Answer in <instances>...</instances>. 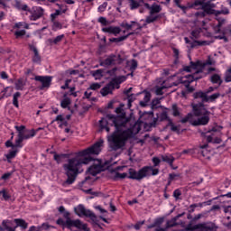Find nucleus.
<instances>
[{
	"mask_svg": "<svg viewBox=\"0 0 231 231\" xmlns=\"http://www.w3.org/2000/svg\"><path fill=\"white\" fill-rule=\"evenodd\" d=\"M100 88H102V85L99 83H92L88 88H90L92 91H97V89H100Z\"/></svg>",
	"mask_w": 231,
	"mask_h": 231,
	"instance_id": "nucleus-39",
	"label": "nucleus"
},
{
	"mask_svg": "<svg viewBox=\"0 0 231 231\" xmlns=\"http://www.w3.org/2000/svg\"><path fill=\"white\" fill-rule=\"evenodd\" d=\"M116 60H118V56L111 55L101 63V66H111L113 64H116Z\"/></svg>",
	"mask_w": 231,
	"mask_h": 231,
	"instance_id": "nucleus-15",
	"label": "nucleus"
},
{
	"mask_svg": "<svg viewBox=\"0 0 231 231\" xmlns=\"http://www.w3.org/2000/svg\"><path fill=\"white\" fill-rule=\"evenodd\" d=\"M143 223H145V221L137 222L134 226V228H135V230H140V228H142V226L143 225Z\"/></svg>",
	"mask_w": 231,
	"mask_h": 231,
	"instance_id": "nucleus-51",
	"label": "nucleus"
},
{
	"mask_svg": "<svg viewBox=\"0 0 231 231\" xmlns=\"http://www.w3.org/2000/svg\"><path fill=\"white\" fill-rule=\"evenodd\" d=\"M173 53H174L176 59H178V57L180 55V51L178 49H173Z\"/></svg>",
	"mask_w": 231,
	"mask_h": 231,
	"instance_id": "nucleus-60",
	"label": "nucleus"
},
{
	"mask_svg": "<svg viewBox=\"0 0 231 231\" xmlns=\"http://www.w3.org/2000/svg\"><path fill=\"white\" fill-rule=\"evenodd\" d=\"M19 97H21V93L16 92L14 94L13 104L15 107H19Z\"/></svg>",
	"mask_w": 231,
	"mask_h": 231,
	"instance_id": "nucleus-30",
	"label": "nucleus"
},
{
	"mask_svg": "<svg viewBox=\"0 0 231 231\" xmlns=\"http://www.w3.org/2000/svg\"><path fill=\"white\" fill-rule=\"evenodd\" d=\"M125 167H117L116 170H110L108 171V176L111 180H125V178H129L130 180H143V178H147V176H156L160 171L156 168H152L151 166H145L136 171L134 169H129L128 173L123 172L120 173L118 171H122Z\"/></svg>",
	"mask_w": 231,
	"mask_h": 231,
	"instance_id": "nucleus-4",
	"label": "nucleus"
},
{
	"mask_svg": "<svg viewBox=\"0 0 231 231\" xmlns=\"http://www.w3.org/2000/svg\"><path fill=\"white\" fill-rule=\"evenodd\" d=\"M14 223H16V226H20L21 228H23V230H25V228H28V223H26V221H24L23 219L16 218L14 219Z\"/></svg>",
	"mask_w": 231,
	"mask_h": 231,
	"instance_id": "nucleus-20",
	"label": "nucleus"
},
{
	"mask_svg": "<svg viewBox=\"0 0 231 231\" xmlns=\"http://www.w3.org/2000/svg\"><path fill=\"white\" fill-rule=\"evenodd\" d=\"M20 10H23L24 12H27L26 14H30L31 15L29 16L30 21H37V19H41L42 17V14L44 12L42 11V8L41 7H32L31 10L28 9V5H22L18 6Z\"/></svg>",
	"mask_w": 231,
	"mask_h": 231,
	"instance_id": "nucleus-9",
	"label": "nucleus"
},
{
	"mask_svg": "<svg viewBox=\"0 0 231 231\" xmlns=\"http://www.w3.org/2000/svg\"><path fill=\"white\" fill-rule=\"evenodd\" d=\"M98 23H100L103 26H107L109 24V22L105 17H99Z\"/></svg>",
	"mask_w": 231,
	"mask_h": 231,
	"instance_id": "nucleus-45",
	"label": "nucleus"
},
{
	"mask_svg": "<svg viewBox=\"0 0 231 231\" xmlns=\"http://www.w3.org/2000/svg\"><path fill=\"white\" fill-rule=\"evenodd\" d=\"M200 32H201V29L192 31V32H191L192 39H198L199 37Z\"/></svg>",
	"mask_w": 231,
	"mask_h": 231,
	"instance_id": "nucleus-41",
	"label": "nucleus"
},
{
	"mask_svg": "<svg viewBox=\"0 0 231 231\" xmlns=\"http://www.w3.org/2000/svg\"><path fill=\"white\" fill-rule=\"evenodd\" d=\"M1 79H8V74H6V72H2L1 73Z\"/></svg>",
	"mask_w": 231,
	"mask_h": 231,
	"instance_id": "nucleus-61",
	"label": "nucleus"
},
{
	"mask_svg": "<svg viewBox=\"0 0 231 231\" xmlns=\"http://www.w3.org/2000/svg\"><path fill=\"white\" fill-rule=\"evenodd\" d=\"M62 39H64V34L59 35L57 36L53 41V44H59V42H60V41H62Z\"/></svg>",
	"mask_w": 231,
	"mask_h": 231,
	"instance_id": "nucleus-46",
	"label": "nucleus"
},
{
	"mask_svg": "<svg viewBox=\"0 0 231 231\" xmlns=\"http://www.w3.org/2000/svg\"><path fill=\"white\" fill-rule=\"evenodd\" d=\"M14 128L18 133L16 137V147H23V142H24V140H30V138H33V136L37 134V131L33 129L27 130L24 125H15Z\"/></svg>",
	"mask_w": 231,
	"mask_h": 231,
	"instance_id": "nucleus-6",
	"label": "nucleus"
},
{
	"mask_svg": "<svg viewBox=\"0 0 231 231\" xmlns=\"http://www.w3.org/2000/svg\"><path fill=\"white\" fill-rule=\"evenodd\" d=\"M74 212L79 217H88L92 223H97V215L93 211L87 209L82 204L74 208Z\"/></svg>",
	"mask_w": 231,
	"mask_h": 231,
	"instance_id": "nucleus-8",
	"label": "nucleus"
},
{
	"mask_svg": "<svg viewBox=\"0 0 231 231\" xmlns=\"http://www.w3.org/2000/svg\"><path fill=\"white\" fill-rule=\"evenodd\" d=\"M173 196H174V198H176L178 199V198H180V196H181V192H180V189H176L173 192Z\"/></svg>",
	"mask_w": 231,
	"mask_h": 231,
	"instance_id": "nucleus-57",
	"label": "nucleus"
},
{
	"mask_svg": "<svg viewBox=\"0 0 231 231\" xmlns=\"http://www.w3.org/2000/svg\"><path fill=\"white\" fill-rule=\"evenodd\" d=\"M176 176H178V175H176V173L170 174V180H174L176 178Z\"/></svg>",
	"mask_w": 231,
	"mask_h": 231,
	"instance_id": "nucleus-64",
	"label": "nucleus"
},
{
	"mask_svg": "<svg viewBox=\"0 0 231 231\" xmlns=\"http://www.w3.org/2000/svg\"><path fill=\"white\" fill-rule=\"evenodd\" d=\"M103 76H104V71H102V69H97L93 72V77L95 78L96 80H100Z\"/></svg>",
	"mask_w": 231,
	"mask_h": 231,
	"instance_id": "nucleus-29",
	"label": "nucleus"
},
{
	"mask_svg": "<svg viewBox=\"0 0 231 231\" xmlns=\"http://www.w3.org/2000/svg\"><path fill=\"white\" fill-rule=\"evenodd\" d=\"M160 159H158V157H153L152 158V162L154 164L155 167H158V165H160Z\"/></svg>",
	"mask_w": 231,
	"mask_h": 231,
	"instance_id": "nucleus-54",
	"label": "nucleus"
},
{
	"mask_svg": "<svg viewBox=\"0 0 231 231\" xmlns=\"http://www.w3.org/2000/svg\"><path fill=\"white\" fill-rule=\"evenodd\" d=\"M162 161L166 162V163H169L170 165H172V163L174 162V158L172 155L167 154V155L162 156Z\"/></svg>",
	"mask_w": 231,
	"mask_h": 231,
	"instance_id": "nucleus-28",
	"label": "nucleus"
},
{
	"mask_svg": "<svg viewBox=\"0 0 231 231\" xmlns=\"http://www.w3.org/2000/svg\"><path fill=\"white\" fill-rule=\"evenodd\" d=\"M193 113L181 119L182 124L189 122L191 125H207L210 121V112L205 108L203 104L193 105Z\"/></svg>",
	"mask_w": 231,
	"mask_h": 231,
	"instance_id": "nucleus-5",
	"label": "nucleus"
},
{
	"mask_svg": "<svg viewBox=\"0 0 231 231\" xmlns=\"http://www.w3.org/2000/svg\"><path fill=\"white\" fill-rule=\"evenodd\" d=\"M116 113L117 116L109 115L99 120L100 129H105L106 133H109L108 125L116 127V131L112 134L107 135L108 145L113 151L124 149L129 138L138 134L142 125H143V122L136 121L133 114H130L129 117L125 116L124 105L116 108Z\"/></svg>",
	"mask_w": 231,
	"mask_h": 231,
	"instance_id": "nucleus-1",
	"label": "nucleus"
},
{
	"mask_svg": "<svg viewBox=\"0 0 231 231\" xmlns=\"http://www.w3.org/2000/svg\"><path fill=\"white\" fill-rule=\"evenodd\" d=\"M194 98H200L202 102H214L216 98H219V93H215L211 96H207V93L205 92H196L194 94Z\"/></svg>",
	"mask_w": 231,
	"mask_h": 231,
	"instance_id": "nucleus-12",
	"label": "nucleus"
},
{
	"mask_svg": "<svg viewBox=\"0 0 231 231\" xmlns=\"http://www.w3.org/2000/svg\"><path fill=\"white\" fill-rule=\"evenodd\" d=\"M102 145H104V140H99L91 147L78 152L75 157L67 161L63 165L65 174L68 177L66 183L69 185L74 183L75 180H77V176H79L80 172H84L82 165H88V163L93 160L91 154H100Z\"/></svg>",
	"mask_w": 231,
	"mask_h": 231,
	"instance_id": "nucleus-2",
	"label": "nucleus"
},
{
	"mask_svg": "<svg viewBox=\"0 0 231 231\" xmlns=\"http://www.w3.org/2000/svg\"><path fill=\"white\" fill-rule=\"evenodd\" d=\"M140 6V3L135 2L134 0L131 1V8L132 10H134V8H138Z\"/></svg>",
	"mask_w": 231,
	"mask_h": 231,
	"instance_id": "nucleus-49",
	"label": "nucleus"
},
{
	"mask_svg": "<svg viewBox=\"0 0 231 231\" xmlns=\"http://www.w3.org/2000/svg\"><path fill=\"white\" fill-rule=\"evenodd\" d=\"M125 28H126V30H140V24L132 22V23H125Z\"/></svg>",
	"mask_w": 231,
	"mask_h": 231,
	"instance_id": "nucleus-21",
	"label": "nucleus"
},
{
	"mask_svg": "<svg viewBox=\"0 0 231 231\" xmlns=\"http://www.w3.org/2000/svg\"><path fill=\"white\" fill-rule=\"evenodd\" d=\"M57 225H60L61 226H66L68 228V219L64 221L62 218H59L57 220Z\"/></svg>",
	"mask_w": 231,
	"mask_h": 231,
	"instance_id": "nucleus-42",
	"label": "nucleus"
},
{
	"mask_svg": "<svg viewBox=\"0 0 231 231\" xmlns=\"http://www.w3.org/2000/svg\"><path fill=\"white\" fill-rule=\"evenodd\" d=\"M194 228L199 231H210V227L207 226L205 224H198L194 226Z\"/></svg>",
	"mask_w": 231,
	"mask_h": 231,
	"instance_id": "nucleus-27",
	"label": "nucleus"
},
{
	"mask_svg": "<svg viewBox=\"0 0 231 231\" xmlns=\"http://www.w3.org/2000/svg\"><path fill=\"white\" fill-rule=\"evenodd\" d=\"M31 50H32V51L34 53V57L32 58L33 62H40L41 58L39 57V51H37V48L32 46V47H31Z\"/></svg>",
	"mask_w": 231,
	"mask_h": 231,
	"instance_id": "nucleus-26",
	"label": "nucleus"
},
{
	"mask_svg": "<svg viewBox=\"0 0 231 231\" xmlns=\"http://www.w3.org/2000/svg\"><path fill=\"white\" fill-rule=\"evenodd\" d=\"M84 95H85V98H89V97H91L92 95L91 89L88 88Z\"/></svg>",
	"mask_w": 231,
	"mask_h": 231,
	"instance_id": "nucleus-55",
	"label": "nucleus"
},
{
	"mask_svg": "<svg viewBox=\"0 0 231 231\" xmlns=\"http://www.w3.org/2000/svg\"><path fill=\"white\" fill-rule=\"evenodd\" d=\"M9 198L10 194L6 192V189H3L0 191V199H5V201H8Z\"/></svg>",
	"mask_w": 231,
	"mask_h": 231,
	"instance_id": "nucleus-33",
	"label": "nucleus"
},
{
	"mask_svg": "<svg viewBox=\"0 0 231 231\" xmlns=\"http://www.w3.org/2000/svg\"><path fill=\"white\" fill-rule=\"evenodd\" d=\"M57 15H60V10H56L55 13L51 14V20L54 21Z\"/></svg>",
	"mask_w": 231,
	"mask_h": 231,
	"instance_id": "nucleus-52",
	"label": "nucleus"
},
{
	"mask_svg": "<svg viewBox=\"0 0 231 231\" xmlns=\"http://www.w3.org/2000/svg\"><path fill=\"white\" fill-rule=\"evenodd\" d=\"M206 44H208L207 42H199L196 41L194 43L191 44V48H194V46H205Z\"/></svg>",
	"mask_w": 231,
	"mask_h": 231,
	"instance_id": "nucleus-43",
	"label": "nucleus"
},
{
	"mask_svg": "<svg viewBox=\"0 0 231 231\" xmlns=\"http://www.w3.org/2000/svg\"><path fill=\"white\" fill-rule=\"evenodd\" d=\"M226 82H231V69H229L226 72V78H225Z\"/></svg>",
	"mask_w": 231,
	"mask_h": 231,
	"instance_id": "nucleus-48",
	"label": "nucleus"
},
{
	"mask_svg": "<svg viewBox=\"0 0 231 231\" xmlns=\"http://www.w3.org/2000/svg\"><path fill=\"white\" fill-rule=\"evenodd\" d=\"M102 32H105V33H112L113 35H118L120 33V29L118 27H103Z\"/></svg>",
	"mask_w": 231,
	"mask_h": 231,
	"instance_id": "nucleus-17",
	"label": "nucleus"
},
{
	"mask_svg": "<svg viewBox=\"0 0 231 231\" xmlns=\"http://www.w3.org/2000/svg\"><path fill=\"white\" fill-rule=\"evenodd\" d=\"M171 131H178V126L171 124Z\"/></svg>",
	"mask_w": 231,
	"mask_h": 231,
	"instance_id": "nucleus-62",
	"label": "nucleus"
},
{
	"mask_svg": "<svg viewBox=\"0 0 231 231\" xmlns=\"http://www.w3.org/2000/svg\"><path fill=\"white\" fill-rule=\"evenodd\" d=\"M129 35H131V32H129L128 34H126L125 36H121L119 38L111 39L110 41L112 42H122V41H125V39H127V37H129Z\"/></svg>",
	"mask_w": 231,
	"mask_h": 231,
	"instance_id": "nucleus-35",
	"label": "nucleus"
},
{
	"mask_svg": "<svg viewBox=\"0 0 231 231\" xmlns=\"http://www.w3.org/2000/svg\"><path fill=\"white\" fill-rule=\"evenodd\" d=\"M17 152H19L18 150H12L8 152V154H6V158L7 160H12L13 158H15V156L17 155Z\"/></svg>",
	"mask_w": 231,
	"mask_h": 231,
	"instance_id": "nucleus-34",
	"label": "nucleus"
},
{
	"mask_svg": "<svg viewBox=\"0 0 231 231\" xmlns=\"http://www.w3.org/2000/svg\"><path fill=\"white\" fill-rule=\"evenodd\" d=\"M172 84L167 85V81H163L161 85H158L155 88V93L156 95H162L163 90L167 89V88H171Z\"/></svg>",
	"mask_w": 231,
	"mask_h": 231,
	"instance_id": "nucleus-16",
	"label": "nucleus"
},
{
	"mask_svg": "<svg viewBox=\"0 0 231 231\" xmlns=\"http://www.w3.org/2000/svg\"><path fill=\"white\" fill-rule=\"evenodd\" d=\"M12 178V172H7L2 175L1 180H4V181H6Z\"/></svg>",
	"mask_w": 231,
	"mask_h": 231,
	"instance_id": "nucleus-47",
	"label": "nucleus"
},
{
	"mask_svg": "<svg viewBox=\"0 0 231 231\" xmlns=\"http://www.w3.org/2000/svg\"><path fill=\"white\" fill-rule=\"evenodd\" d=\"M172 115L173 116H180V108L177 105H172Z\"/></svg>",
	"mask_w": 231,
	"mask_h": 231,
	"instance_id": "nucleus-40",
	"label": "nucleus"
},
{
	"mask_svg": "<svg viewBox=\"0 0 231 231\" xmlns=\"http://www.w3.org/2000/svg\"><path fill=\"white\" fill-rule=\"evenodd\" d=\"M71 104V99L68 97L67 94H63V97L60 99V106L63 109L69 107Z\"/></svg>",
	"mask_w": 231,
	"mask_h": 231,
	"instance_id": "nucleus-18",
	"label": "nucleus"
},
{
	"mask_svg": "<svg viewBox=\"0 0 231 231\" xmlns=\"http://www.w3.org/2000/svg\"><path fill=\"white\" fill-rule=\"evenodd\" d=\"M127 66L130 68L132 71H134V69L138 68V62L135 60H132L130 61H127Z\"/></svg>",
	"mask_w": 231,
	"mask_h": 231,
	"instance_id": "nucleus-24",
	"label": "nucleus"
},
{
	"mask_svg": "<svg viewBox=\"0 0 231 231\" xmlns=\"http://www.w3.org/2000/svg\"><path fill=\"white\" fill-rule=\"evenodd\" d=\"M51 226L48 225V224H42L41 228H42L43 230H48V228H50Z\"/></svg>",
	"mask_w": 231,
	"mask_h": 231,
	"instance_id": "nucleus-58",
	"label": "nucleus"
},
{
	"mask_svg": "<svg viewBox=\"0 0 231 231\" xmlns=\"http://www.w3.org/2000/svg\"><path fill=\"white\" fill-rule=\"evenodd\" d=\"M158 19V15L152 13H150V15L146 18V23H154Z\"/></svg>",
	"mask_w": 231,
	"mask_h": 231,
	"instance_id": "nucleus-32",
	"label": "nucleus"
},
{
	"mask_svg": "<svg viewBox=\"0 0 231 231\" xmlns=\"http://www.w3.org/2000/svg\"><path fill=\"white\" fill-rule=\"evenodd\" d=\"M106 8H107V5L106 4H103V5H99L98 11L99 12H104V10H106Z\"/></svg>",
	"mask_w": 231,
	"mask_h": 231,
	"instance_id": "nucleus-56",
	"label": "nucleus"
},
{
	"mask_svg": "<svg viewBox=\"0 0 231 231\" xmlns=\"http://www.w3.org/2000/svg\"><path fill=\"white\" fill-rule=\"evenodd\" d=\"M15 37L19 38V37H23V35H26V31L24 30H20V31H16L14 32Z\"/></svg>",
	"mask_w": 231,
	"mask_h": 231,
	"instance_id": "nucleus-44",
	"label": "nucleus"
},
{
	"mask_svg": "<svg viewBox=\"0 0 231 231\" xmlns=\"http://www.w3.org/2000/svg\"><path fill=\"white\" fill-rule=\"evenodd\" d=\"M127 78L125 76H121L118 78L114 79L108 85L101 89L102 97H107L109 93H113V89H118L120 88V84L122 82H125Z\"/></svg>",
	"mask_w": 231,
	"mask_h": 231,
	"instance_id": "nucleus-7",
	"label": "nucleus"
},
{
	"mask_svg": "<svg viewBox=\"0 0 231 231\" xmlns=\"http://www.w3.org/2000/svg\"><path fill=\"white\" fill-rule=\"evenodd\" d=\"M14 28H25V30H30V25L24 22H19L14 24Z\"/></svg>",
	"mask_w": 231,
	"mask_h": 231,
	"instance_id": "nucleus-25",
	"label": "nucleus"
},
{
	"mask_svg": "<svg viewBox=\"0 0 231 231\" xmlns=\"http://www.w3.org/2000/svg\"><path fill=\"white\" fill-rule=\"evenodd\" d=\"M68 228L72 231H89L88 225L80 221L79 219L72 220L69 217H67Z\"/></svg>",
	"mask_w": 231,
	"mask_h": 231,
	"instance_id": "nucleus-10",
	"label": "nucleus"
},
{
	"mask_svg": "<svg viewBox=\"0 0 231 231\" xmlns=\"http://www.w3.org/2000/svg\"><path fill=\"white\" fill-rule=\"evenodd\" d=\"M53 78L51 76H35L34 80L41 82V89H45L51 86V80Z\"/></svg>",
	"mask_w": 231,
	"mask_h": 231,
	"instance_id": "nucleus-13",
	"label": "nucleus"
},
{
	"mask_svg": "<svg viewBox=\"0 0 231 231\" xmlns=\"http://www.w3.org/2000/svg\"><path fill=\"white\" fill-rule=\"evenodd\" d=\"M96 210H98L100 212V214H107V211L106 209L102 208V207H100V206H97Z\"/></svg>",
	"mask_w": 231,
	"mask_h": 231,
	"instance_id": "nucleus-53",
	"label": "nucleus"
},
{
	"mask_svg": "<svg viewBox=\"0 0 231 231\" xmlns=\"http://www.w3.org/2000/svg\"><path fill=\"white\" fill-rule=\"evenodd\" d=\"M64 157V155H59V154H54V160L60 163V162H62V158Z\"/></svg>",
	"mask_w": 231,
	"mask_h": 231,
	"instance_id": "nucleus-50",
	"label": "nucleus"
},
{
	"mask_svg": "<svg viewBox=\"0 0 231 231\" xmlns=\"http://www.w3.org/2000/svg\"><path fill=\"white\" fill-rule=\"evenodd\" d=\"M104 171V166H102V161L94 160L93 165L88 168L87 174H90V176H97L99 172Z\"/></svg>",
	"mask_w": 231,
	"mask_h": 231,
	"instance_id": "nucleus-11",
	"label": "nucleus"
},
{
	"mask_svg": "<svg viewBox=\"0 0 231 231\" xmlns=\"http://www.w3.org/2000/svg\"><path fill=\"white\" fill-rule=\"evenodd\" d=\"M69 75H79V70H70Z\"/></svg>",
	"mask_w": 231,
	"mask_h": 231,
	"instance_id": "nucleus-63",
	"label": "nucleus"
},
{
	"mask_svg": "<svg viewBox=\"0 0 231 231\" xmlns=\"http://www.w3.org/2000/svg\"><path fill=\"white\" fill-rule=\"evenodd\" d=\"M71 118L70 115H59L57 116L55 121L57 122L59 127H66L68 125V120Z\"/></svg>",
	"mask_w": 231,
	"mask_h": 231,
	"instance_id": "nucleus-14",
	"label": "nucleus"
},
{
	"mask_svg": "<svg viewBox=\"0 0 231 231\" xmlns=\"http://www.w3.org/2000/svg\"><path fill=\"white\" fill-rule=\"evenodd\" d=\"M25 86H26V80H24L23 79H20L15 82V88L17 90L23 91Z\"/></svg>",
	"mask_w": 231,
	"mask_h": 231,
	"instance_id": "nucleus-19",
	"label": "nucleus"
},
{
	"mask_svg": "<svg viewBox=\"0 0 231 231\" xmlns=\"http://www.w3.org/2000/svg\"><path fill=\"white\" fill-rule=\"evenodd\" d=\"M224 212L226 214H231V206L225 208Z\"/></svg>",
	"mask_w": 231,
	"mask_h": 231,
	"instance_id": "nucleus-59",
	"label": "nucleus"
},
{
	"mask_svg": "<svg viewBox=\"0 0 231 231\" xmlns=\"http://www.w3.org/2000/svg\"><path fill=\"white\" fill-rule=\"evenodd\" d=\"M52 30H54V32H57V30H62V23L59 22H53Z\"/></svg>",
	"mask_w": 231,
	"mask_h": 231,
	"instance_id": "nucleus-38",
	"label": "nucleus"
},
{
	"mask_svg": "<svg viewBox=\"0 0 231 231\" xmlns=\"http://www.w3.org/2000/svg\"><path fill=\"white\" fill-rule=\"evenodd\" d=\"M150 10L151 14H154L156 15V14H159V12L162 11V8L160 7V5H152V7H150Z\"/></svg>",
	"mask_w": 231,
	"mask_h": 231,
	"instance_id": "nucleus-37",
	"label": "nucleus"
},
{
	"mask_svg": "<svg viewBox=\"0 0 231 231\" xmlns=\"http://www.w3.org/2000/svg\"><path fill=\"white\" fill-rule=\"evenodd\" d=\"M16 142H17V138L14 141V143H12V140L6 141L5 147H12V149H15V148L21 149L19 146L16 145Z\"/></svg>",
	"mask_w": 231,
	"mask_h": 231,
	"instance_id": "nucleus-36",
	"label": "nucleus"
},
{
	"mask_svg": "<svg viewBox=\"0 0 231 231\" xmlns=\"http://www.w3.org/2000/svg\"><path fill=\"white\" fill-rule=\"evenodd\" d=\"M211 82L213 84L221 85V82L223 81L221 80V76L219 74H214L213 76H211Z\"/></svg>",
	"mask_w": 231,
	"mask_h": 231,
	"instance_id": "nucleus-22",
	"label": "nucleus"
},
{
	"mask_svg": "<svg viewBox=\"0 0 231 231\" xmlns=\"http://www.w3.org/2000/svg\"><path fill=\"white\" fill-rule=\"evenodd\" d=\"M214 64H216V61L210 58H208L207 61H197L195 63L191 62L189 67L184 68V71L191 74L181 77L180 79V83L184 84L186 88H189V84H190V82L199 80V79H203L207 73L214 71L216 69L208 67Z\"/></svg>",
	"mask_w": 231,
	"mask_h": 231,
	"instance_id": "nucleus-3",
	"label": "nucleus"
},
{
	"mask_svg": "<svg viewBox=\"0 0 231 231\" xmlns=\"http://www.w3.org/2000/svg\"><path fill=\"white\" fill-rule=\"evenodd\" d=\"M2 225L5 228V230H8V231H14V228H12V226H10V225H12V221H10V220H4L2 222Z\"/></svg>",
	"mask_w": 231,
	"mask_h": 231,
	"instance_id": "nucleus-31",
	"label": "nucleus"
},
{
	"mask_svg": "<svg viewBox=\"0 0 231 231\" xmlns=\"http://www.w3.org/2000/svg\"><path fill=\"white\" fill-rule=\"evenodd\" d=\"M143 100L144 101L140 102V106H142L143 107H144V106H147V102L151 100V93L145 92Z\"/></svg>",
	"mask_w": 231,
	"mask_h": 231,
	"instance_id": "nucleus-23",
	"label": "nucleus"
}]
</instances>
